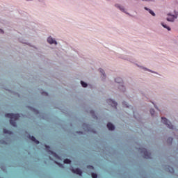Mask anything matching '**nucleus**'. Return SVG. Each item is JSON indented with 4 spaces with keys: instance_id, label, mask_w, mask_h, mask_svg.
I'll return each instance as SVG.
<instances>
[{
    "instance_id": "obj_12",
    "label": "nucleus",
    "mask_w": 178,
    "mask_h": 178,
    "mask_svg": "<svg viewBox=\"0 0 178 178\" xmlns=\"http://www.w3.org/2000/svg\"><path fill=\"white\" fill-rule=\"evenodd\" d=\"M116 8H119L120 10H122V12H124V8L123 6L119 5V4H115Z\"/></svg>"
},
{
    "instance_id": "obj_23",
    "label": "nucleus",
    "mask_w": 178,
    "mask_h": 178,
    "mask_svg": "<svg viewBox=\"0 0 178 178\" xmlns=\"http://www.w3.org/2000/svg\"><path fill=\"white\" fill-rule=\"evenodd\" d=\"M168 141H170V144H172V141H173V138H169Z\"/></svg>"
},
{
    "instance_id": "obj_1",
    "label": "nucleus",
    "mask_w": 178,
    "mask_h": 178,
    "mask_svg": "<svg viewBox=\"0 0 178 178\" xmlns=\"http://www.w3.org/2000/svg\"><path fill=\"white\" fill-rule=\"evenodd\" d=\"M6 118H8L10 120V123L11 126H13V127H16L17 124H16V122L19 120V118H20V115L19 114H14V113H7L6 114Z\"/></svg>"
},
{
    "instance_id": "obj_26",
    "label": "nucleus",
    "mask_w": 178,
    "mask_h": 178,
    "mask_svg": "<svg viewBox=\"0 0 178 178\" xmlns=\"http://www.w3.org/2000/svg\"><path fill=\"white\" fill-rule=\"evenodd\" d=\"M0 33H3V30L0 29Z\"/></svg>"
},
{
    "instance_id": "obj_5",
    "label": "nucleus",
    "mask_w": 178,
    "mask_h": 178,
    "mask_svg": "<svg viewBox=\"0 0 178 178\" xmlns=\"http://www.w3.org/2000/svg\"><path fill=\"white\" fill-rule=\"evenodd\" d=\"M72 172L75 173L76 175H79V176H81L83 175V172H81V170L79 168L72 169Z\"/></svg>"
},
{
    "instance_id": "obj_13",
    "label": "nucleus",
    "mask_w": 178,
    "mask_h": 178,
    "mask_svg": "<svg viewBox=\"0 0 178 178\" xmlns=\"http://www.w3.org/2000/svg\"><path fill=\"white\" fill-rule=\"evenodd\" d=\"M161 25L163 26V27H164V29H167V30H168V31H170V27L168 26V25H166V24L165 23H161Z\"/></svg>"
},
{
    "instance_id": "obj_8",
    "label": "nucleus",
    "mask_w": 178,
    "mask_h": 178,
    "mask_svg": "<svg viewBox=\"0 0 178 178\" xmlns=\"http://www.w3.org/2000/svg\"><path fill=\"white\" fill-rule=\"evenodd\" d=\"M46 150L47 151V152H49V154H51V155H56V153H54V152L51 151V147L47 145H44Z\"/></svg>"
},
{
    "instance_id": "obj_21",
    "label": "nucleus",
    "mask_w": 178,
    "mask_h": 178,
    "mask_svg": "<svg viewBox=\"0 0 178 178\" xmlns=\"http://www.w3.org/2000/svg\"><path fill=\"white\" fill-rule=\"evenodd\" d=\"M143 1H146V2H154L155 0H142Z\"/></svg>"
},
{
    "instance_id": "obj_7",
    "label": "nucleus",
    "mask_w": 178,
    "mask_h": 178,
    "mask_svg": "<svg viewBox=\"0 0 178 178\" xmlns=\"http://www.w3.org/2000/svg\"><path fill=\"white\" fill-rule=\"evenodd\" d=\"M175 19H177V16H176V15H170L167 18V20H168V22H175Z\"/></svg>"
},
{
    "instance_id": "obj_25",
    "label": "nucleus",
    "mask_w": 178,
    "mask_h": 178,
    "mask_svg": "<svg viewBox=\"0 0 178 178\" xmlns=\"http://www.w3.org/2000/svg\"><path fill=\"white\" fill-rule=\"evenodd\" d=\"M88 169H94V167L92 165H88Z\"/></svg>"
},
{
    "instance_id": "obj_10",
    "label": "nucleus",
    "mask_w": 178,
    "mask_h": 178,
    "mask_svg": "<svg viewBox=\"0 0 178 178\" xmlns=\"http://www.w3.org/2000/svg\"><path fill=\"white\" fill-rule=\"evenodd\" d=\"M107 127H108V130H115V126L113 125V124L111 122H108L107 124Z\"/></svg>"
},
{
    "instance_id": "obj_3",
    "label": "nucleus",
    "mask_w": 178,
    "mask_h": 178,
    "mask_svg": "<svg viewBox=\"0 0 178 178\" xmlns=\"http://www.w3.org/2000/svg\"><path fill=\"white\" fill-rule=\"evenodd\" d=\"M162 119V122L165 124V126H167V127H168V129H173V125L172 124V123H170V122H169V120L168 119H166V118H161Z\"/></svg>"
},
{
    "instance_id": "obj_6",
    "label": "nucleus",
    "mask_w": 178,
    "mask_h": 178,
    "mask_svg": "<svg viewBox=\"0 0 178 178\" xmlns=\"http://www.w3.org/2000/svg\"><path fill=\"white\" fill-rule=\"evenodd\" d=\"M47 42H49V44H55V45H56V44H58V42H56V41L55 40H54V38H52V37H49L47 38Z\"/></svg>"
},
{
    "instance_id": "obj_24",
    "label": "nucleus",
    "mask_w": 178,
    "mask_h": 178,
    "mask_svg": "<svg viewBox=\"0 0 178 178\" xmlns=\"http://www.w3.org/2000/svg\"><path fill=\"white\" fill-rule=\"evenodd\" d=\"M122 104H123L124 106H126L127 108H129V106L127 105L126 102H124L122 103Z\"/></svg>"
},
{
    "instance_id": "obj_9",
    "label": "nucleus",
    "mask_w": 178,
    "mask_h": 178,
    "mask_svg": "<svg viewBox=\"0 0 178 178\" xmlns=\"http://www.w3.org/2000/svg\"><path fill=\"white\" fill-rule=\"evenodd\" d=\"M29 137L31 140V141H33L34 143H35V144H40V141H38L37 139H35V137L31 136L30 135H29Z\"/></svg>"
},
{
    "instance_id": "obj_16",
    "label": "nucleus",
    "mask_w": 178,
    "mask_h": 178,
    "mask_svg": "<svg viewBox=\"0 0 178 178\" xmlns=\"http://www.w3.org/2000/svg\"><path fill=\"white\" fill-rule=\"evenodd\" d=\"M99 70L100 73H102L103 77L105 79L106 77V76L105 75V72L104 71V70L99 69Z\"/></svg>"
},
{
    "instance_id": "obj_18",
    "label": "nucleus",
    "mask_w": 178,
    "mask_h": 178,
    "mask_svg": "<svg viewBox=\"0 0 178 178\" xmlns=\"http://www.w3.org/2000/svg\"><path fill=\"white\" fill-rule=\"evenodd\" d=\"M64 163H72V161H70L69 159H65L64 160Z\"/></svg>"
},
{
    "instance_id": "obj_14",
    "label": "nucleus",
    "mask_w": 178,
    "mask_h": 178,
    "mask_svg": "<svg viewBox=\"0 0 178 178\" xmlns=\"http://www.w3.org/2000/svg\"><path fill=\"white\" fill-rule=\"evenodd\" d=\"M3 133H4V134H12V131H10L6 129H4L3 130Z\"/></svg>"
},
{
    "instance_id": "obj_17",
    "label": "nucleus",
    "mask_w": 178,
    "mask_h": 178,
    "mask_svg": "<svg viewBox=\"0 0 178 178\" xmlns=\"http://www.w3.org/2000/svg\"><path fill=\"white\" fill-rule=\"evenodd\" d=\"M81 84L82 87H83L84 88H86V87H87V83H86L83 81H81Z\"/></svg>"
},
{
    "instance_id": "obj_2",
    "label": "nucleus",
    "mask_w": 178,
    "mask_h": 178,
    "mask_svg": "<svg viewBox=\"0 0 178 178\" xmlns=\"http://www.w3.org/2000/svg\"><path fill=\"white\" fill-rule=\"evenodd\" d=\"M140 152H141V154H143L144 157L146 159H149V158H151V153L147 151V149H145V148L141 149Z\"/></svg>"
},
{
    "instance_id": "obj_15",
    "label": "nucleus",
    "mask_w": 178,
    "mask_h": 178,
    "mask_svg": "<svg viewBox=\"0 0 178 178\" xmlns=\"http://www.w3.org/2000/svg\"><path fill=\"white\" fill-rule=\"evenodd\" d=\"M122 81H123V80L120 77H118L115 79V83H122Z\"/></svg>"
},
{
    "instance_id": "obj_19",
    "label": "nucleus",
    "mask_w": 178,
    "mask_h": 178,
    "mask_svg": "<svg viewBox=\"0 0 178 178\" xmlns=\"http://www.w3.org/2000/svg\"><path fill=\"white\" fill-rule=\"evenodd\" d=\"M150 113H151L152 116H154V115L155 113V110H154V108L150 109Z\"/></svg>"
},
{
    "instance_id": "obj_22",
    "label": "nucleus",
    "mask_w": 178,
    "mask_h": 178,
    "mask_svg": "<svg viewBox=\"0 0 178 178\" xmlns=\"http://www.w3.org/2000/svg\"><path fill=\"white\" fill-rule=\"evenodd\" d=\"M120 87H121V88H120V90H122V91H124V90H126V89L124 88V86H121Z\"/></svg>"
},
{
    "instance_id": "obj_4",
    "label": "nucleus",
    "mask_w": 178,
    "mask_h": 178,
    "mask_svg": "<svg viewBox=\"0 0 178 178\" xmlns=\"http://www.w3.org/2000/svg\"><path fill=\"white\" fill-rule=\"evenodd\" d=\"M108 105H111L113 108H115L116 109V106H118V103H116L115 101L112 99H108L107 101Z\"/></svg>"
},
{
    "instance_id": "obj_11",
    "label": "nucleus",
    "mask_w": 178,
    "mask_h": 178,
    "mask_svg": "<svg viewBox=\"0 0 178 178\" xmlns=\"http://www.w3.org/2000/svg\"><path fill=\"white\" fill-rule=\"evenodd\" d=\"M144 9H145V10H147V11L150 13V15H151L152 16H155V13H154V11H152V10H151V9L147 8V7H145Z\"/></svg>"
},
{
    "instance_id": "obj_28",
    "label": "nucleus",
    "mask_w": 178,
    "mask_h": 178,
    "mask_svg": "<svg viewBox=\"0 0 178 178\" xmlns=\"http://www.w3.org/2000/svg\"><path fill=\"white\" fill-rule=\"evenodd\" d=\"M92 113H94V111H91Z\"/></svg>"
},
{
    "instance_id": "obj_27",
    "label": "nucleus",
    "mask_w": 178,
    "mask_h": 178,
    "mask_svg": "<svg viewBox=\"0 0 178 178\" xmlns=\"http://www.w3.org/2000/svg\"><path fill=\"white\" fill-rule=\"evenodd\" d=\"M170 169H171V170H172V171H170V170H169V172H174V170H173V168H170Z\"/></svg>"
},
{
    "instance_id": "obj_20",
    "label": "nucleus",
    "mask_w": 178,
    "mask_h": 178,
    "mask_svg": "<svg viewBox=\"0 0 178 178\" xmlns=\"http://www.w3.org/2000/svg\"><path fill=\"white\" fill-rule=\"evenodd\" d=\"M92 178H97V177H98V175L96 173L92 172Z\"/></svg>"
}]
</instances>
